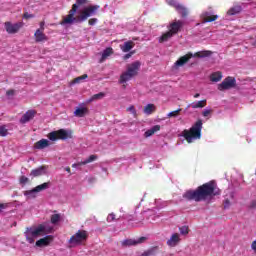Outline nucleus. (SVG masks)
Wrapping results in <instances>:
<instances>
[{
	"label": "nucleus",
	"mask_w": 256,
	"mask_h": 256,
	"mask_svg": "<svg viewBox=\"0 0 256 256\" xmlns=\"http://www.w3.org/2000/svg\"><path fill=\"white\" fill-rule=\"evenodd\" d=\"M4 27L6 29V33L9 35H15V33H19V30L23 27V22H17L15 24L11 22H5Z\"/></svg>",
	"instance_id": "9d476101"
},
{
	"label": "nucleus",
	"mask_w": 256,
	"mask_h": 256,
	"mask_svg": "<svg viewBox=\"0 0 256 256\" xmlns=\"http://www.w3.org/2000/svg\"><path fill=\"white\" fill-rule=\"evenodd\" d=\"M45 233H47V229L44 224H40L36 228H27L25 232L26 240L28 243H35V239L41 237V235H45Z\"/></svg>",
	"instance_id": "7ed1b4c3"
},
{
	"label": "nucleus",
	"mask_w": 256,
	"mask_h": 256,
	"mask_svg": "<svg viewBox=\"0 0 256 256\" xmlns=\"http://www.w3.org/2000/svg\"><path fill=\"white\" fill-rule=\"evenodd\" d=\"M243 11L241 5H235L227 11V15H239Z\"/></svg>",
	"instance_id": "bb28decb"
},
{
	"label": "nucleus",
	"mask_w": 256,
	"mask_h": 256,
	"mask_svg": "<svg viewBox=\"0 0 256 256\" xmlns=\"http://www.w3.org/2000/svg\"><path fill=\"white\" fill-rule=\"evenodd\" d=\"M98 159V156L97 155H90L88 157V159L82 161V162H79V165H87L89 163H93V161H97Z\"/></svg>",
	"instance_id": "473e14b6"
},
{
	"label": "nucleus",
	"mask_w": 256,
	"mask_h": 256,
	"mask_svg": "<svg viewBox=\"0 0 256 256\" xmlns=\"http://www.w3.org/2000/svg\"><path fill=\"white\" fill-rule=\"evenodd\" d=\"M213 113V110H204L202 112L203 117H209Z\"/></svg>",
	"instance_id": "8fccbe9b"
},
{
	"label": "nucleus",
	"mask_w": 256,
	"mask_h": 256,
	"mask_svg": "<svg viewBox=\"0 0 256 256\" xmlns=\"http://www.w3.org/2000/svg\"><path fill=\"white\" fill-rule=\"evenodd\" d=\"M157 131H161V126L160 125H155L152 128L148 129L145 133H144V137H153V135H155V133H157Z\"/></svg>",
	"instance_id": "412c9836"
},
{
	"label": "nucleus",
	"mask_w": 256,
	"mask_h": 256,
	"mask_svg": "<svg viewBox=\"0 0 256 256\" xmlns=\"http://www.w3.org/2000/svg\"><path fill=\"white\" fill-rule=\"evenodd\" d=\"M33 17H35V15L29 14V12L23 14V19H33Z\"/></svg>",
	"instance_id": "de8ad7c7"
},
{
	"label": "nucleus",
	"mask_w": 256,
	"mask_h": 256,
	"mask_svg": "<svg viewBox=\"0 0 256 256\" xmlns=\"http://www.w3.org/2000/svg\"><path fill=\"white\" fill-rule=\"evenodd\" d=\"M6 95H8V97H11V96L15 95V90H8L6 92Z\"/></svg>",
	"instance_id": "864d4df0"
},
{
	"label": "nucleus",
	"mask_w": 256,
	"mask_h": 256,
	"mask_svg": "<svg viewBox=\"0 0 256 256\" xmlns=\"http://www.w3.org/2000/svg\"><path fill=\"white\" fill-rule=\"evenodd\" d=\"M181 241L178 233H174L169 240H167L168 247H177V244Z\"/></svg>",
	"instance_id": "a211bd4d"
},
{
	"label": "nucleus",
	"mask_w": 256,
	"mask_h": 256,
	"mask_svg": "<svg viewBox=\"0 0 256 256\" xmlns=\"http://www.w3.org/2000/svg\"><path fill=\"white\" fill-rule=\"evenodd\" d=\"M157 111V106L155 104H148L144 107V113L146 115H153Z\"/></svg>",
	"instance_id": "c85d7f7f"
},
{
	"label": "nucleus",
	"mask_w": 256,
	"mask_h": 256,
	"mask_svg": "<svg viewBox=\"0 0 256 256\" xmlns=\"http://www.w3.org/2000/svg\"><path fill=\"white\" fill-rule=\"evenodd\" d=\"M206 105H207V100H202L196 103H192L190 107H192V109H203V107H206Z\"/></svg>",
	"instance_id": "7c9ffc66"
},
{
	"label": "nucleus",
	"mask_w": 256,
	"mask_h": 256,
	"mask_svg": "<svg viewBox=\"0 0 256 256\" xmlns=\"http://www.w3.org/2000/svg\"><path fill=\"white\" fill-rule=\"evenodd\" d=\"M35 115H37L36 110H28L23 116L20 118V123L25 125V123H29V121H33L35 119Z\"/></svg>",
	"instance_id": "9b49d317"
},
{
	"label": "nucleus",
	"mask_w": 256,
	"mask_h": 256,
	"mask_svg": "<svg viewBox=\"0 0 256 256\" xmlns=\"http://www.w3.org/2000/svg\"><path fill=\"white\" fill-rule=\"evenodd\" d=\"M181 27H183V21L178 20L176 22H173L170 24V30L169 32L173 35H177L179 31H181Z\"/></svg>",
	"instance_id": "2eb2a0df"
},
{
	"label": "nucleus",
	"mask_w": 256,
	"mask_h": 256,
	"mask_svg": "<svg viewBox=\"0 0 256 256\" xmlns=\"http://www.w3.org/2000/svg\"><path fill=\"white\" fill-rule=\"evenodd\" d=\"M79 165H81V164H79V162H78L76 164H73L72 167H79Z\"/></svg>",
	"instance_id": "052dcab7"
},
{
	"label": "nucleus",
	"mask_w": 256,
	"mask_h": 256,
	"mask_svg": "<svg viewBox=\"0 0 256 256\" xmlns=\"http://www.w3.org/2000/svg\"><path fill=\"white\" fill-rule=\"evenodd\" d=\"M103 97H105V93L100 92L98 94H94L90 99H89V103H91L92 101H99V99H103Z\"/></svg>",
	"instance_id": "f704fd0d"
},
{
	"label": "nucleus",
	"mask_w": 256,
	"mask_h": 256,
	"mask_svg": "<svg viewBox=\"0 0 256 256\" xmlns=\"http://www.w3.org/2000/svg\"><path fill=\"white\" fill-rule=\"evenodd\" d=\"M237 86V80L235 77L227 76L219 85L218 91H228V89H233Z\"/></svg>",
	"instance_id": "6e6552de"
},
{
	"label": "nucleus",
	"mask_w": 256,
	"mask_h": 256,
	"mask_svg": "<svg viewBox=\"0 0 256 256\" xmlns=\"http://www.w3.org/2000/svg\"><path fill=\"white\" fill-rule=\"evenodd\" d=\"M72 135L65 129H59L57 131H52L48 134V139L50 141H65L71 139Z\"/></svg>",
	"instance_id": "423d86ee"
},
{
	"label": "nucleus",
	"mask_w": 256,
	"mask_h": 256,
	"mask_svg": "<svg viewBox=\"0 0 256 256\" xmlns=\"http://www.w3.org/2000/svg\"><path fill=\"white\" fill-rule=\"evenodd\" d=\"M171 37H173V34L170 31H168V32L162 34V36L159 39V42L165 43V41H169V39H171Z\"/></svg>",
	"instance_id": "72a5a7b5"
},
{
	"label": "nucleus",
	"mask_w": 256,
	"mask_h": 256,
	"mask_svg": "<svg viewBox=\"0 0 256 256\" xmlns=\"http://www.w3.org/2000/svg\"><path fill=\"white\" fill-rule=\"evenodd\" d=\"M77 5H85L87 3V0H76Z\"/></svg>",
	"instance_id": "5fc2aeb1"
},
{
	"label": "nucleus",
	"mask_w": 256,
	"mask_h": 256,
	"mask_svg": "<svg viewBox=\"0 0 256 256\" xmlns=\"http://www.w3.org/2000/svg\"><path fill=\"white\" fill-rule=\"evenodd\" d=\"M133 77L134 76H132L130 73L126 71L120 76V83H127V81H131Z\"/></svg>",
	"instance_id": "2f4dec72"
},
{
	"label": "nucleus",
	"mask_w": 256,
	"mask_h": 256,
	"mask_svg": "<svg viewBox=\"0 0 256 256\" xmlns=\"http://www.w3.org/2000/svg\"><path fill=\"white\" fill-rule=\"evenodd\" d=\"M139 69H141V62L139 61H135L127 66V72L132 77H135L139 73Z\"/></svg>",
	"instance_id": "f8f14e48"
},
{
	"label": "nucleus",
	"mask_w": 256,
	"mask_h": 256,
	"mask_svg": "<svg viewBox=\"0 0 256 256\" xmlns=\"http://www.w3.org/2000/svg\"><path fill=\"white\" fill-rule=\"evenodd\" d=\"M111 55H113V48L112 47L106 48L102 52V56H101L99 63H103L107 59V57H111Z\"/></svg>",
	"instance_id": "b1692460"
},
{
	"label": "nucleus",
	"mask_w": 256,
	"mask_h": 256,
	"mask_svg": "<svg viewBox=\"0 0 256 256\" xmlns=\"http://www.w3.org/2000/svg\"><path fill=\"white\" fill-rule=\"evenodd\" d=\"M20 183L21 185H25L26 183H29V178H27V176H21Z\"/></svg>",
	"instance_id": "a18cd8bd"
},
{
	"label": "nucleus",
	"mask_w": 256,
	"mask_h": 256,
	"mask_svg": "<svg viewBox=\"0 0 256 256\" xmlns=\"http://www.w3.org/2000/svg\"><path fill=\"white\" fill-rule=\"evenodd\" d=\"M127 111H131L133 115H137V111H135V106H130L129 108H127Z\"/></svg>",
	"instance_id": "3c124183"
},
{
	"label": "nucleus",
	"mask_w": 256,
	"mask_h": 256,
	"mask_svg": "<svg viewBox=\"0 0 256 256\" xmlns=\"http://www.w3.org/2000/svg\"><path fill=\"white\" fill-rule=\"evenodd\" d=\"M107 223H113L115 221H119V218H117V215L115 213H110L106 218Z\"/></svg>",
	"instance_id": "c9c22d12"
},
{
	"label": "nucleus",
	"mask_w": 256,
	"mask_h": 256,
	"mask_svg": "<svg viewBox=\"0 0 256 256\" xmlns=\"http://www.w3.org/2000/svg\"><path fill=\"white\" fill-rule=\"evenodd\" d=\"M87 77H89L87 74H83L82 76H79L77 78H75L73 80V83H80L82 82L84 79H87Z\"/></svg>",
	"instance_id": "37998d69"
},
{
	"label": "nucleus",
	"mask_w": 256,
	"mask_h": 256,
	"mask_svg": "<svg viewBox=\"0 0 256 256\" xmlns=\"http://www.w3.org/2000/svg\"><path fill=\"white\" fill-rule=\"evenodd\" d=\"M76 21L77 22V17L75 18V16H72L70 14H68L61 22L60 25H71L73 24V22Z\"/></svg>",
	"instance_id": "5701e85b"
},
{
	"label": "nucleus",
	"mask_w": 256,
	"mask_h": 256,
	"mask_svg": "<svg viewBox=\"0 0 256 256\" xmlns=\"http://www.w3.org/2000/svg\"><path fill=\"white\" fill-rule=\"evenodd\" d=\"M176 11L179 13V15H181L183 19H185L189 15V10L183 4H180Z\"/></svg>",
	"instance_id": "cd10ccee"
},
{
	"label": "nucleus",
	"mask_w": 256,
	"mask_h": 256,
	"mask_svg": "<svg viewBox=\"0 0 256 256\" xmlns=\"http://www.w3.org/2000/svg\"><path fill=\"white\" fill-rule=\"evenodd\" d=\"M38 31H45V21L40 22V28H38Z\"/></svg>",
	"instance_id": "603ef678"
},
{
	"label": "nucleus",
	"mask_w": 256,
	"mask_h": 256,
	"mask_svg": "<svg viewBox=\"0 0 256 256\" xmlns=\"http://www.w3.org/2000/svg\"><path fill=\"white\" fill-rule=\"evenodd\" d=\"M47 174V166H40L31 170L30 177H41Z\"/></svg>",
	"instance_id": "ddd939ff"
},
{
	"label": "nucleus",
	"mask_w": 256,
	"mask_h": 256,
	"mask_svg": "<svg viewBox=\"0 0 256 256\" xmlns=\"http://www.w3.org/2000/svg\"><path fill=\"white\" fill-rule=\"evenodd\" d=\"M202 129H203V120H198L189 130L184 129L181 133V136L184 137L187 143H193V140L201 139Z\"/></svg>",
	"instance_id": "f03ea898"
},
{
	"label": "nucleus",
	"mask_w": 256,
	"mask_h": 256,
	"mask_svg": "<svg viewBox=\"0 0 256 256\" xmlns=\"http://www.w3.org/2000/svg\"><path fill=\"white\" fill-rule=\"evenodd\" d=\"M101 6L99 5H90L85 7L81 12L80 15L77 16V22L83 23V21H87L88 17H93L96 15L97 11H99Z\"/></svg>",
	"instance_id": "39448f33"
},
{
	"label": "nucleus",
	"mask_w": 256,
	"mask_h": 256,
	"mask_svg": "<svg viewBox=\"0 0 256 256\" xmlns=\"http://www.w3.org/2000/svg\"><path fill=\"white\" fill-rule=\"evenodd\" d=\"M181 235H189V226H182L179 228Z\"/></svg>",
	"instance_id": "79ce46f5"
},
{
	"label": "nucleus",
	"mask_w": 256,
	"mask_h": 256,
	"mask_svg": "<svg viewBox=\"0 0 256 256\" xmlns=\"http://www.w3.org/2000/svg\"><path fill=\"white\" fill-rule=\"evenodd\" d=\"M158 251H159V247L154 246L146 250L144 253H142L141 256H155L157 255Z\"/></svg>",
	"instance_id": "c756f323"
},
{
	"label": "nucleus",
	"mask_w": 256,
	"mask_h": 256,
	"mask_svg": "<svg viewBox=\"0 0 256 256\" xmlns=\"http://www.w3.org/2000/svg\"><path fill=\"white\" fill-rule=\"evenodd\" d=\"M134 54H135V52H129V53L125 54L123 56L124 61H127V59H131V57H133Z\"/></svg>",
	"instance_id": "49530a36"
},
{
	"label": "nucleus",
	"mask_w": 256,
	"mask_h": 256,
	"mask_svg": "<svg viewBox=\"0 0 256 256\" xmlns=\"http://www.w3.org/2000/svg\"><path fill=\"white\" fill-rule=\"evenodd\" d=\"M51 182H45L33 188L32 190H27L24 192V196L28 199H35L37 197V193H41V191H45V189H49V185Z\"/></svg>",
	"instance_id": "0eeeda50"
},
{
	"label": "nucleus",
	"mask_w": 256,
	"mask_h": 256,
	"mask_svg": "<svg viewBox=\"0 0 256 256\" xmlns=\"http://www.w3.org/2000/svg\"><path fill=\"white\" fill-rule=\"evenodd\" d=\"M36 43H41L43 41H49L47 35H45L43 30H36L34 33Z\"/></svg>",
	"instance_id": "f3484780"
},
{
	"label": "nucleus",
	"mask_w": 256,
	"mask_h": 256,
	"mask_svg": "<svg viewBox=\"0 0 256 256\" xmlns=\"http://www.w3.org/2000/svg\"><path fill=\"white\" fill-rule=\"evenodd\" d=\"M52 239V236H45L44 238H41L36 241V247H47V245L51 243Z\"/></svg>",
	"instance_id": "6ab92c4d"
},
{
	"label": "nucleus",
	"mask_w": 256,
	"mask_h": 256,
	"mask_svg": "<svg viewBox=\"0 0 256 256\" xmlns=\"http://www.w3.org/2000/svg\"><path fill=\"white\" fill-rule=\"evenodd\" d=\"M199 97H201V94H199V93H196V94L194 95V99H197V98H199Z\"/></svg>",
	"instance_id": "13d9d810"
},
{
	"label": "nucleus",
	"mask_w": 256,
	"mask_h": 256,
	"mask_svg": "<svg viewBox=\"0 0 256 256\" xmlns=\"http://www.w3.org/2000/svg\"><path fill=\"white\" fill-rule=\"evenodd\" d=\"M211 55V51H200L195 54L188 52L186 55L180 57L176 62V67H183V65L189 63V60L193 59V57H209Z\"/></svg>",
	"instance_id": "20e7f679"
},
{
	"label": "nucleus",
	"mask_w": 256,
	"mask_h": 256,
	"mask_svg": "<svg viewBox=\"0 0 256 256\" xmlns=\"http://www.w3.org/2000/svg\"><path fill=\"white\" fill-rule=\"evenodd\" d=\"M204 23H213V21H217L219 19V16L212 15L211 12H203L201 15Z\"/></svg>",
	"instance_id": "dca6fc26"
},
{
	"label": "nucleus",
	"mask_w": 256,
	"mask_h": 256,
	"mask_svg": "<svg viewBox=\"0 0 256 256\" xmlns=\"http://www.w3.org/2000/svg\"><path fill=\"white\" fill-rule=\"evenodd\" d=\"M181 111H183V109L179 108V109H177V110H174V111H172V112H169V113L167 114V117H168L169 119H171V117H179V114L181 113Z\"/></svg>",
	"instance_id": "e433bc0d"
},
{
	"label": "nucleus",
	"mask_w": 256,
	"mask_h": 256,
	"mask_svg": "<svg viewBox=\"0 0 256 256\" xmlns=\"http://www.w3.org/2000/svg\"><path fill=\"white\" fill-rule=\"evenodd\" d=\"M9 130L5 126H0V137H7Z\"/></svg>",
	"instance_id": "a19ab883"
},
{
	"label": "nucleus",
	"mask_w": 256,
	"mask_h": 256,
	"mask_svg": "<svg viewBox=\"0 0 256 256\" xmlns=\"http://www.w3.org/2000/svg\"><path fill=\"white\" fill-rule=\"evenodd\" d=\"M133 47H135V42H133L131 40L124 42L123 45H120V49H121V51H123V53H129V51H131V49H133Z\"/></svg>",
	"instance_id": "aec40b11"
},
{
	"label": "nucleus",
	"mask_w": 256,
	"mask_h": 256,
	"mask_svg": "<svg viewBox=\"0 0 256 256\" xmlns=\"http://www.w3.org/2000/svg\"><path fill=\"white\" fill-rule=\"evenodd\" d=\"M144 241H147V238L142 236L138 240H133V239L124 240L122 245H124L125 247H131L133 245H139L141 243H144Z\"/></svg>",
	"instance_id": "4468645a"
},
{
	"label": "nucleus",
	"mask_w": 256,
	"mask_h": 256,
	"mask_svg": "<svg viewBox=\"0 0 256 256\" xmlns=\"http://www.w3.org/2000/svg\"><path fill=\"white\" fill-rule=\"evenodd\" d=\"M89 113V108L81 107L74 111L75 117H85Z\"/></svg>",
	"instance_id": "4be33fe9"
},
{
	"label": "nucleus",
	"mask_w": 256,
	"mask_h": 256,
	"mask_svg": "<svg viewBox=\"0 0 256 256\" xmlns=\"http://www.w3.org/2000/svg\"><path fill=\"white\" fill-rule=\"evenodd\" d=\"M60 220H61V215H59V214H53L51 216L52 225H57V223H59Z\"/></svg>",
	"instance_id": "4c0bfd02"
},
{
	"label": "nucleus",
	"mask_w": 256,
	"mask_h": 256,
	"mask_svg": "<svg viewBox=\"0 0 256 256\" xmlns=\"http://www.w3.org/2000/svg\"><path fill=\"white\" fill-rule=\"evenodd\" d=\"M221 195V190H217V183L215 181H209L197 187L195 190H187L183 195V199L186 201H206L208 197H216Z\"/></svg>",
	"instance_id": "f257e3e1"
},
{
	"label": "nucleus",
	"mask_w": 256,
	"mask_h": 256,
	"mask_svg": "<svg viewBox=\"0 0 256 256\" xmlns=\"http://www.w3.org/2000/svg\"><path fill=\"white\" fill-rule=\"evenodd\" d=\"M97 21H98L97 18H91V19L88 20V24L90 26H93V25L97 24Z\"/></svg>",
	"instance_id": "09e8293b"
},
{
	"label": "nucleus",
	"mask_w": 256,
	"mask_h": 256,
	"mask_svg": "<svg viewBox=\"0 0 256 256\" xmlns=\"http://www.w3.org/2000/svg\"><path fill=\"white\" fill-rule=\"evenodd\" d=\"M250 207H251V209H255V207H256V200H253V201L250 203Z\"/></svg>",
	"instance_id": "6e6d98bb"
},
{
	"label": "nucleus",
	"mask_w": 256,
	"mask_h": 256,
	"mask_svg": "<svg viewBox=\"0 0 256 256\" xmlns=\"http://www.w3.org/2000/svg\"><path fill=\"white\" fill-rule=\"evenodd\" d=\"M65 171H67V173H71V168L70 167H66Z\"/></svg>",
	"instance_id": "bf43d9fd"
},
{
	"label": "nucleus",
	"mask_w": 256,
	"mask_h": 256,
	"mask_svg": "<svg viewBox=\"0 0 256 256\" xmlns=\"http://www.w3.org/2000/svg\"><path fill=\"white\" fill-rule=\"evenodd\" d=\"M79 9V5L73 4L71 10L69 11L68 15H71L72 17H75V14L77 13V10Z\"/></svg>",
	"instance_id": "ea45409f"
},
{
	"label": "nucleus",
	"mask_w": 256,
	"mask_h": 256,
	"mask_svg": "<svg viewBox=\"0 0 256 256\" xmlns=\"http://www.w3.org/2000/svg\"><path fill=\"white\" fill-rule=\"evenodd\" d=\"M223 79V73L221 71L214 72L210 75V81L213 83H219Z\"/></svg>",
	"instance_id": "393cba45"
},
{
	"label": "nucleus",
	"mask_w": 256,
	"mask_h": 256,
	"mask_svg": "<svg viewBox=\"0 0 256 256\" xmlns=\"http://www.w3.org/2000/svg\"><path fill=\"white\" fill-rule=\"evenodd\" d=\"M168 5H170V7H174V9L177 11L178 7L181 6V4H179V2H177V0H168Z\"/></svg>",
	"instance_id": "58836bf2"
},
{
	"label": "nucleus",
	"mask_w": 256,
	"mask_h": 256,
	"mask_svg": "<svg viewBox=\"0 0 256 256\" xmlns=\"http://www.w3.org/2000/svg\"><path fill=\"white\" fill-rule=\"evenodd\" d=\"M253 251L256 253V240L252 242V245H251Z\"/></svg>",
	"instance_id": "4d7b16f0"
},
{
	"label": "nucleus",
	"mask_w": 256,
	"mask_h": 256,
	"mask_svg": "<svg viewBox=\"0 0 256 256\" xmlns=\"http://www.w3.org/2000/svg\"><path fill=\"white\" fill-rule=\"evenodd\" d=\"M87 231L79 230L77 233L72 235L69 239L70 245H81L82 241H87Z\"/></svg>",
	"instance_id": "1a4fd4ad"
},
{
	"label": "nucleus",
	"mask_w": 256,
	"mask_h": 256,
	"mask_svg": "<svg viewBox=\"0 0 256 256\" xmlns=\"http://www.w3.org/2000/svg\"><path fill=\"white\" fill-rule=\"evenodd\" d=\"M46 147H49V140L47 139H41L34 144V149H45Z\"/></svg>",
	"instance_id": "a878e982"
},
{
	"label": "nucleus",
	"mask_w": 256,
	"mask_h": 256,
	"mask_svg": "<svg viewBox=\"0 0 256 256\" xmlns=\"http://www.w3.org/2000/svg\"><path fill=\"white\" fill-rule=\"evenodd\" d=\"M223 207H224V209H229V207H231V200H229V198H226L224 200Z\"/></svg>",
	"instance_id": "c03bdc74"
}]
</instances>
